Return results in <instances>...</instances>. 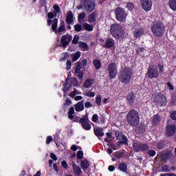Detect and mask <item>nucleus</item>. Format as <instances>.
<instances>
[{
	"label": "nucleus",
	"instance_id": "1",
	"mask_svg": "<svg viewBox=\"0 0 176 176\" xmlns=\"http://www.w3.org/2000/svg\"><path fill=\"white\" fill-rule=\"evenodd\" d=\"M133 76V71L131 68L125 67L122 69L118 75V80L124 85H129Z\"/></svg>",
	"mask_w": 176,
	"mask_h": 176
},
{
	"label": "nucleus",
	"instance_id": "2",
	"mask_svg": "<svg viewBox=\"0 0 176 176\" xmlns=\"http://www.w3.org/2000/svg\"><path fill=\"white\" fill-rule=\"evenodd\" d=\"M110 33L111 36L116 40L122 39L125 34V32L122 27L118 23L111 25Z\"/></svg>",
	"mask_w": 176,
	"mask_h": 176
},
{
	"label": "nucleus",
	"instance_id": "3",
	"mask_svg": "<svg viewBox=\"0 0 176 176\" xmlns=\"http://www.w3.org/2000/svg\"><path fill=\"white\" fill-rule=\"evenodd\" d=\"M133 151L136 153H139L140 151L142 152L147 151V155H148L150 157H154L156 155V151L148 149L149 146L148 144H146V143L139 144L138 142H135L133 144Z\"/></svg>",
	"mask_w": 176,
	"mask_h": 176
},
{
	"label": "nucleus",
	"instance_id": "4",
	"mask_svg": "<svg viewBox=\"0 0 176 176\" xmlns=\"http://www.w3.org/2000/svg\"><path fill=\"white\" fill-rule=\"evenodd\" d=\"M126 120L132 127H137L140 123V118L138 111L131 109L127 114Z\"/></svg>",
	"mask_w": 176,
	"mask_h": 176
},
{
	"label": "nucleus",
	"instance_id": "5",
	"mask_svg": "<svg viewBox=\"0 0 176 176\" xmlns=\"http://www.w3.org/2000/svg\"><path fill=\"white\" fill-rule=\"evenodd\" d=\"M151 31L155 36L161 37L166 32L165 25L162 22H157L151 25Z\"/></svg>",
	"mask_w": 176,
	"mask_h": 176
},
{
	"label": "nucleus",
	"instance_id": "6",
	"mask_svg": "<svg viewBox=\"0 0 176 176\" xmlns=\"http://www.w3.org/2000/svg\"><path fill=\"white\" fill-rule=\"evenodd\" d=\"M153 100L157 107H165L168 104L166 96L162 93H159L155 95Z\"/></svg>",
	"mask_w": 176,
	"mask_h": 176
},
{
	"label": "nucleus",
	"instance_id": "7",
	"mask_svg": "<svg viewBox=\"0 0 176 176\" xmlns=\"http://www.w3.org/2000/svg\"><path fill=\"white\" fill-rule=\"evenodd\" d=\"M116 19L121 23H124L127 17V13L125 12L124 9L118 7L115 11Z\"/></svg>",
	"mask_w": 176,
	"mask_h": 176
},
{
	"label": "nucleus",
	"instance_id": "8",
	"mask_svg": "<svg viewBox=\"0 0 176 176\" xmlns=\"http://www.w3.org/2000/svg\"><path fill=\"white\" fill-rule=\"evenodd\" d=\"M109 79L113 80L118 76V65L116 63L113 62L109 64L107 67Z\"/></svg>",
	"mask_w": 176,
	"mask_h": 176
},
{
	"label": "nucleus",
	"instance_id": "9",
	"mask_svg": "<svg viewBox=\"0 0 176 176\" xmlns=\"http://www.w3.org/2000/svg\"><path fill=\"white\" fill-rule=\"evenodd\" d=\"M72 34L68 33L63 35L60 38V43L58 45V47L66 49L72 42Z\"/></svg>",
	"mask_w": 176,
	"mask_h": 176
},
{
	"label": "nucleus",
	"instance_id": "10",
	"mask_svg": "<svg viewBox=\"0 0 176 176\" xmlns=\"http://www.w3.org/2000/svg\"><path fill=\"white\" fill-rule=\"evenodd\" d=\"M160 76V73L157 68L154 66H150L147 70V77L149 79L157 78Z\"/></svg>",
	"mask_w": 176,
	"mask_h": 176
},
{
	"label": "nucleus",
	"instance_id": "11",
	"mask_svg": "<svg viewBox=\"0 0 176 176\" xmlns=\"http://www.w3.org/2000/svg\"><path fill=\"white\" fill-rule=\"evenodd\" d=\"M80 123L81 124L84 130H91V125L89 123V120L87 114L83 116V117L80 119Z\"/></svg>",
	"mask_w": 176,
	"mask_h": 176
},
{
	"label": "nucleus",
	"instance_id": "12",
	"mask_svg": "<svg viewBox=\"0 0 176 176\" xmlns=\"http://www.w3.org/2000/svg\"><path fill=\"white\" fill-rule=\"evenodd\" d=\"M82 4L86 11L89 12H92L96 8V3L92 0H84Z\"/></svg>",
	"mask_w": 176,
	"mask_h": 176
},
{
	"label": "nucleus",
	"instance_id": "13",
	"mask_svg": "<svg viewBox=\"0 0 176 176\" xmlns=\"http://www.w3.org/2000/svg\"><path fill=\"white\" fill-rule=\"evenodd\" d=\"M53 9L54 10V12H50L47 13L48 19H54L55 17H57L58 13L61 12V8L58 5H54Z\"/></svg>",
	"mask_w": 176,
	"mask_h": 176
},
{
	"label": "nucleus",
	"instance_id": "14",
	"mask_svg": "<svg viewBox=\"0 0 176 176\" xmlns=\"http://www.w3.org/2000/svg\"><path fill=\"white\" fill-rule=\"evenodd\" d=\"M138 27H139L138 24H135L133 27V29L135 30L133 32V36L135 38H141L144 34V28H138ZM136 28H138V29H136Z\"/></svg>",
	"mask_w": 176,
	"mask_h": 176
},
{
	"label": "nucleus",
	"instance_id": "15",
	"mask_svg": "<svg viewBox=\"0 0 176 176\" xmlns=\"http://www.w3.org/2000/svg\"><path fill=\"white\" fill-rule=\"evenodd\" d=\"M176 125L170 124L167 125L166 127V134L168 138L173 137L175 135Z\"/></svg>",
	"mask_w": 176,
	"mask_h": 176
},
{
	"label": "nucleus",
	"instance_id": "16",
	"mask_svg": "<svg viewBox=\"0 0 176 176\" xmlns=\"http://www.w3.org/2000/svg\"><path fill=\"white\" fill-rule=\"evenodd\" d=\"M102 47H104L106 49H111L112 47H115V40L111 37L107 38L105 40L104 44H102Z\"/></svg>",
	"mask_w": 176,
	"mask_h": 176
},
{
	"label": "nucleus",
	"instance_id": "17",
	"mask_svg": "<svg viewBox=\"0 0 176 176\" xmlns=\"http://www.w3.org/2000/svg\"><path fill=\"white\" fill-rule=\"evenodd\" d=\"M141 3L143 10L146 11H149L151 10L153 6L152 0H141Z\"/></svg>",
	"mask_w": 176,
	"mask_h": 176
},
{
	"label": "nucleus",
	"instance_id": "18",
	"mask_svg": "<svg viewBox=\"0 0 176 176\" xmlns=\"http://www.w3.org/2000/svg\"><path fill=\"white\" fill-rule=\"evenodd\" d=\"M72 87V85L70 82V78L67 77L65 79V82L63 83V91L64 94H66L67 91H68L71 87Z\"/></svg>",
	"mask_w": 176,
	"mask_h": 176
},
{
	"label": "nucleus",
	"instance_id": "19",
	"mask_svg": "<svg viewBox=\"0 0 176 176\" xmlns=\"http://www.w3.org/2000/svg\"><path fill=\"white\" fill-rule=\"evenodd\" d=\"M135 98H136L135 94L133 91L129 92L126 96L127 103L129 105H133L134 104Z\"/></svg>",
	"mask_w": 176,
	"mask_h": 176
},
{
	"label": "nucleus",
	"instance_id": "20",
	"mask_svg": "<svg viewBox=\"0 0 176 176\" xmlns=\"http://www.w3.org/2000/svg\"><path fill=\"white\" fill-rule=\"evenodd\" d=\"M65 22L67 25H72L74 23V14L71 10L67 13Z\"/></svg>",
	"mask_w": 176,
	"mask_h": 176
},
{
	"label": "nucleus",
	"instance_id": "21",
	"mask_svg": "<svg viewBox=\"0 0 176 176\" xmlns=\"http://www.w3.org/2000/svg\"><path fill=\"white\" fill-rule=\"evenodd\" d=\"M94 133L97 138H102L104 136L103 129L101 127L94 128Z\"/></svg>",
	"mask_w": 176,
	"mask_h": 176
},
{
	"label": "nucleus",
	"instance_id": "22",
	"mask_svg": "<svg viewBox=\"0 0 176 176\" xmlns=\"http://www.w3.org/2000/svg\"><path fill=\"white\" fill-rule=\"evenodd\" d=\"M171 157V151H166L162 154L161 160L162 162H167Z\"/></svg>",
	"mask_w": 176,
	"mask_h": 176
},
{
	"label": "nucleus",
	"instance_id": "23",
	"mask_svg": "<svg viewBox=\"0 0 176 176\" xmlns=\"http://www.w3.org/2000/svg\"><path fill=\"white\" fill-rule=\"evenodd\" d=\"M135 131L137 134H143L146 131V126L144 124L139 125L135 129Z\"/></svg>",
	"mask_w": 176,
	"mask_h": 176
},
{
	"label": "nucleus",
	"instance_id": "24",
	"mask_svg": "<svg viewBox=\"0 0 176 176\" xmlns=\"http://www.w3.org/2000/svg\"><path fill=\"white\" fill-rule=\"evenodd\" d=\"M161 121V117L160 115L156 114L154 115L152 120V123L153 126H158L160 124V122Z\"/></svg>",
	"mask_w": 176,
	"mask_h": 176
},
{
	"label": "nucleus",
	"instance_id": "25",
	"mask_svg": "<svg viewBox=\"0 0 176 176\" xmlns=\"http://www.w3.org/2000/svg\"><path fill=\"white\" fill-rule=\"evenodd\" d=\"M75 109L78 112L83 111L85 109L84 100H81V102H78L75 106Z\"/></svg>",
	"mask_w": 176,
	"mask_h": 176
},
{
	"label": "nucleus",
	"instance_id": "26",
	"mask_svg": "<svg viewBox=\"0 0 176 176\" xmlns=\"http://www.w3.org/2000/svg\"><path fill=\"white\" fill-rule=\"evenodd\" d=\"M96 16L97 13L96 12H93L92 13H91V14H89V16H88V22L91 23H95L96 21Z\"/></svg>",
	"mask_w": 176,
	"mask_h": 176
},
{
	"label": "nucleus",
	"instance_id": "27",
	"mask_svg": "<svg viewBox=\"0 0 176 176\" xmlns=\"http://www.w3.org/2000/svg\"><path fill=\"white\" fill-rule=\"evenodd\" d=\"M73 170L76 176H80V175L82 174L81 168L76 164H73Z\"/></svg>",
	"mask_w": 176,
	"mask_h": 176
},
{
	"label": "nucleus",
	"instance_id": "28",
	"mask_svg": "<svg viewBox=\"0 0 176 176\" xmlns=\"http://www.w3.org/2000/svg\"><path fill=\"white\" fill-rule=\"evenodd\" d=\"M58 27V19L57 18H55L53 19V23L52 25V31L55 33H57V29Z\"/></svg>",
	"mask_w": 176,
	"mask_h": 176
},
{
	"label": "nucleus",
	"instance_id": "29",
	"mask_svg": "<svg viewBox=\"0 0 176 176\" xmlns=\"http://www.w3.org/2000/svg\"><path fill=\"white\" fill-rule=\"evenodd\" d=\"M92 63L96 69H100V68L102 67V63L99 59L94 60Z\"/></svg>",
	"mask_w": 176,
	"mask_h": 176
},
{
	"label": "nucleus",
	"instance_id": "30",
	"mask_svg": "<svg viewBox=\"0 0 176 176\" xmlns=\"http://www.w3.org/2000/svg\"><path fill=\"white\" fill-rule=\"evenodd\" d=\"M90 166V164L87 160L81 161V167L83 170H86Z\"/></svg>",
	"mask_w": 176,
	"mask_h": 176
},
{
	"label": "nucleus",
	"instance_id": "31",
	"mask_svg": "<svg viewBox=\"0 0 176 176\" xmlns=\"http://www.w3.org/2000/svg\"><path fill=\"white\" fill-rule=\"evenodd\" d=\"M127 168V165L124 162L120 163L118 166V169L123 173H126Z\"/></svg>",
	"mask_w": 176,
	"mask_h": 176
},
{
	"label": "nucleus",
	"instance_id": "32",
	"mask_svg": "<svg viewBox=\"0 0 176 176\" xmlns=\"http://www.w3.org/2000/svg\"><path fill=\"white\" fill-rule=\"evenodd\" d=\"M79 47L83 49L82 51H89V47L87 43H84L83 41L79 42Z\"/></svg>",
	"mask_w": 176,
	"mask_h": 176
},
{
	"label": "nucleus",
	"instance_id": "33",
	"mask_svg": "<svg viewBox=\"0 0 176 176\" xmlns=\"http://www.w3.org/2000/svg\"><path fill=\"white\" fill-rule=\"evenodd\" d=\"M69 82L73 87H78V81L77 78L76 77H72L69 78Z\"/></svg>",
	"mask_w": 176,
	"mask_h": 176
},
{
	"label": "nucleus",
	"instance_id": "34",
	"mask_svg": "<svg viewBox=\"0 0 176 176\" xmlns=\"http://www.w3.org/2000/svg\"><path fill=\"white\" fill-rule=\"evenodd\" d=\"M125 152H126L125 150H124V151H121V152L120 151H116L114 153V156H116L117 159H121L124 156Z\"/></svg>",
	"mask_w": 176,
	"mask_h": 176
},
{
	"label": "nucleus",
	"instance_id": "35",
	"mask_svg": "<svg viewBox=\"0 0 176 176\" xmlns=\"http://www.w3.org/2000/svg\"><path fill=\"white\" fill-rule=\"evenodd\" d=\"M94 84V80L93 79L91 78H87L85 82V87L88 89L90 87H91Z\"/></svg>",
	"mask_w": 176,
	"mask_h": 176
},
{
	"label": "nucleus",
	"instance_id": "36",
	"mask_svg": "<svg viewBox=\"0 0 176 176\" xmlns=\"http://www.w3.org/2000/svg\"><path fill=\"white\" fill-rule=\"evenodd\" d=\"M168 6L173 11H176V0H169Z\"/></svg>",
	"mask_w": 176,
	"mask_h": 176
},
{
	"label": "nucleus",
	"instance_id": "37",
	"mask_svg": "<svg viewBox=\"0 0 176 176\" xmlns=\"http://www.w3.org/2000/svg\"><path fill=\"white\" fill-rule=\"evenodd\" d=\"M166 143L164 140H160L157 144V147L158 149H162L165 147Z\"/></svg>",
	"mask_w": 176,
	"mask_h": 176
},
{
	"label": "nucleus",
	"instance_id": "38",
	"mask_svg": "<svg viewBox=\"0 0 176 176\" xmlns=\"http://www.w3.org/2000/svg\"><path fill=\"white\" fill-rule=\"evenodd\" d=\"M83 27L88 32H92L94 30V27L91 25L89 24V23H85L83 25Z\"/></svg>",
	"mask_w": 176,
	"mask_h": 176
},
{
	"label": "nucleus",
	"instance_id": "39",
	"mask_svg": "<svg viewBox=\"0 0 176 176\" xmlns=\"http://www.w3.org/2000/svg\"><path fill=\"white\" fill-rule=\"evenodd\" d=\"M95 102L97 105L101 106L102 104V96L100 95H97L96 96V100Z\"/></svg>",
	"mask_w": 176,
	"mask_h": 176
},
{
	"label": "nucleus",
	"instance_id": "40",
	"mask_svg": "<svg viewBox=\"0 0 176 176\" xmlns=\"http://www.w3.org/2000/svg\"><path fill=\"white\" fill-rule=\"evenodd\" d=\"M75 111H74V107H71L69 112H68V118L70 120H72L74 118V114Z\"/></svg>",
	"mask_w": 176,
	"mask_h": 176
},
{
	"label": "nucleus",
	"instance_id": "41",
	"mask_svg": "<svg viewBox=\"0 0 176 176\" xmlns=\"http://www.w3.org/2000/svg\"><path fill=\"white\" fill-rule=\"evenodd\" d=\"M85 17H86V14L85 12L80 13L78 16V22L81 23V21H83Z\"/></svg>",
	"mask_w": 176,
	"mask_h": 176
},
{
	"label": "nucleus",
	"instance_id": "42",
	"mask_svg": "<svg viewBox=\"0 0 176 176\" xmlns=\"http://www.w3.org/2000/svg\"><path fill=\"white\" fill-rule=\"evenodd\" d=\"M81 56L80 52H77L72 57L73 62L76 61Z\"/></svg>",
	"mask_w": 176,
	"mask_h": 176
},
{
	"label": "nucleus",
	"instance_id": "43",
	"mask_svg": "<svg viewBox=\"0 0 176 176\" xmlns=\"http://www.w3.org/2000/svg\"><path fill=\"white\" fill-rule=\"evenodd\" d=\"M82 68L87 66V60L86 59H83L81 61L77 63Z\"/></svg>",
	"mask_w": 176,
	"mask_h": 176
},
{
	"label": "nucleus",
	"instance_id": "44",
	"mask_svg": "<svg viewBox=\"0 0 176 176\" xmlns=\"http://www.w3.org/2000/svg\"><path fill=\"white\" fill-rule=\"evenodd\" d=\"M74 30L76 32H80L82 30V26L80 24H76L74 25Z\"/></svg>",
	"mask_w": 176,
	"mask_h": 176
},
{
	"label": "nucleus",
	"instance_id": "45",
	"mask_svg": "<svg viewBox=\"0 0 176 176\" xmlns=\"http://www.w3.org/2000/svg\"><path fill=\"white\" fill-rule=\"evenodd\" d=\"M162 172H170L171 169L168 165H164L161 168Z\"/></svg>",
	"mask_w": 176,
	"mask_h": 176
},
{
	"label": "nucleus",
	"instance_id": "46",
	"mask_svg": "<svg viewBox=\"0 0 176 176\" xmlns=\"http://www.w3.org/2000/svg\"><path fill=\"white\" fill-rule=\"evenodd\" d=\"M126 8L129 9L130 11L133 10L135 8L133 3L128 2L126 3Z\"/></svg>",
	"mask_w": 176,
	"mask_h": 176
},
{
	"label": "nucleus",
	"instance_id": "47",
	"mask_svg": "<svg viewBox=\"0 0 176 176\" xmlns=\"http://www.w3.org/2000/svg\"><path fill=\"white\" fill-rule=\"evenodd\" d=\"M58 32L61 33L64 31H65V23L62 22L60 23V26H59L58 29Z\"/></svg>",
	"mask_w": 176,
	"mask_h": 176
},
{
	"label": "nucleus",
	"instance_id": "48",
	"mask_svg": "<svg viewBox=\"0 0 176 176\" xmlns=\"http://www.w3.org/2000/svg\"><path fill=\"white\" fill-rule=\"evenodd\" d=\"M80 37L78 35H75L72 40V44L73 45H77L79 41Z\"/></svg>",
	"mask_w": 176,
	"mask_h": 176
},
{
	"label": "nucleus",
	"instance_id": "49",
	"mask_svg": "<svg viewBox=\"0 0 176 176\" xmlns=\"http://www.w3.org/2000/svg\"><path fill=\"white\" fill-rule=\"evenodd\" d=\"M87 97L94 98L96 96V93L93 91H88L85 94Z\"/></svg>",
	"mask_w": 176,
	"mask_h": 176
},
{
	"label": "nucleus",
	"instance_id": "50",
	"mask_svg": "<svg viewBox=\"0 0 176 176\" xmlns=\"http://www.w3.org/2000/svg\"><path fill=\"white\" fill-rule=\"evenodd\" d=\"M83 151H78L77 152V158L80 160H81L83 158Z\"/></svg>",
	"mask_w": 176,
	"mask_h": 176
},
{
	"label": "nucleus",
	"instance_id": "51",
	"mask_svg": "<svg viewBox=\"0 0 176 176\" xmlns=\"http://www.w3.org/2000/svg\"><path fill=\"white\" fill-rule=\"evenodd\" d=\"M40 3L41 4V6L44 7V8L47 10V0H40Z\"/></svg>",
	"mask_w": 176,
	"mask_h": 176
},
{
	"label": "nucleus",
	"instance_id": "52",
	"mask_svg": "<svg viewBox=\"0 0 176 176\" xmlns=\"http://www.w3.org/2000/svg\"><path fill=\"white\" fill-rule=\"evenodd\" d=\"M122 142L124 144V145H128V140H127V138L124 135H122Z\"/></svg>",
	"mask_w": 176,
	"mask_h": 176
},
{
	"label": "nucleus",
	"instance_id": "53",
	"mask_svg": "<svg viewBox=\"0 0 176 176\" xmlns=\"http://www.w3.org/2000/svg\"><path fill=\"white\" fill-rule=\"evenodd\" d=\"M81 68H82V67L77 63L76 69H75L76 75H77L78 74H79L80 72V71Z\"/></svg>",
	"mask_w": 176,
	"mask_h": 176
},
{
	"label": "nucleus",
	"instance_id": "54",
	"mask_svg": "<svg viewBox=\"0 0 176 176\" xmlns=\"http://www.w3.org/2000/svg\"><path fill=\"white\" fill-rule=\"evenodd\" d=\"M53 141L52 136H47L46 138V144L49 145Z\"/></svg>",
	"mask_w": 176,
	"mask_h": 176
},
{
	"label": "nucleus",
	"instance_id": "55",
	"mask_svg": "<svg viewBox=\"0 0 176 176\" xmlns=\"http://www.w3.org/2000/svg\"><path fill=\"white\" fill-rule=\"evenodd\" d=\"M175 103H176V96H172V99L170 100V106L175 105Z\"/></svg>",
	"mask_w": 176,
	"mask_h": 176
},
{
	"label": "nucleus",
	"instance_id": "56",
	"mask_svg": "<svg viewBox=\"0 0 176 176\" xmlns=\"http://www.w3.org/2000/svg\"><path fill=\"white\" fill-rule=\"evenodd\" d=\"M66 69L67 71H69V69H71L72 67V61L71 60H67L66 63Z\"/></svg>",
	"mask_w": 176,
	"mask_h": 176
},
{
	"label": "nucleus",
	"instance_id": "57",
	"mask_svg": "<svg viewBox=\"0 0 176 176\" xmlns=\"http://www.w3.org/2000/svg\"><path fill=\"white\" fill-rule=\"evenodd\" d=\"M72 104V101L69 99H67L66 102L63 104V109H66L67 106Z\"/></svg>",
	"mask_w": 176,
	"mask_h": 176
},
{
	"label": "nucleus",
	"instance_id": "58",
	"mask_svg": "<svg viewBox=\"0 0 176 176\" xmlns=\"http://www.w3.org/2000/svg\"><path fill=\"white\" fill-rule=\"evenodd\" d=\"M92 121L94 122H98V114H94L92 116Z\"/></svg>",
	"mask_w": 176,
	"mask_h": 176
},
{
	"label": "nucleus",
	"instance_id": "59",
	"mask_svg": "<svg viewBox=\"0 0 176 176\" xmlns=\"http://www.w3.org/2000/svg\"><path fill=\"white\" fill-rule=\"evenodd\" d=\"M77 77H78V78L80 80H82V79H83V77H84L83 72H80V73H78Z\"/></svg>",
	"mask_w": 176,
	"mask_h": 176
},
{
	"label": "nucleus",
	"instance_id": "60",
	"mask_svg": "<svg viewBox=\"0 0 176 176\" xmlns=\"http://www.w3.org/2000/svg\"><path fill=\"white\" fill-rule=\"evenodd\" d=\"M167 86H168L170 91H174V86L173 85V84H171V82H167Z\"/></svg>",
	"mask_w": 176,
	"mask_h": 176
},
{
	"label": "nucleus",
	"instance_id": "61",
	"mask_svg": "<svg viewBox=\"0 0 176 176\" xmlns=\"http://www.w3.org/2000/svg\"><path fill=\"white\" fill-rule=\"evenodd\" d=\"M158 67H159L160 72H161V74H162L164 72V66L163 65L159 64Z\"/></svg>",
	"mask_w": 176,
	"mask_h": 176
},
{
	"label": "nucleus",
	"instance_id": "62",
	"mask_svg": "<svg viewBox=\"0 0 176 176\" xmlns=\"http://www.w3.org/2000/svg\"><path fill=\"white\" fill-rule=\"evenodd\" d=\"M61 166H63V168L65 170L68 169V165L67 163L65 161L62 162Z\"/></svg>",
	"mask_w": 176,
	"mask_h": 176
},
{
	"label": "nucleus",
	"instance_id": "63",
	"mask_svg": "<svg viewBox=\"0 0 176 176\" xmlns=\"http://www.w3.org/2000/svg\"><path fill=\"white\" fill-rule=\"evenodd\" d=\"M170 118L172 120H176V111L172 112Z\"/></svg>",
	"mask_w": 176,
	"mask_h": 176
},
{
	"label": "nucleus",
	"instance_id": "64",
	"mask_svg": "<svg viewBox=\"0 0 176 176\" xmlns=\"http://www.w3.org/2000/svg\"><path fill=\"white\" fill-rule=\"evenodd\" d=\"M85 106L87 109H89L90 107H93V104H91V102H87L85 104Z\"/></svg>",
	"mask_w": 176,
	"mask_h": 176
}]
</instances>
